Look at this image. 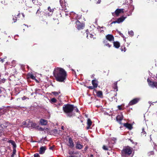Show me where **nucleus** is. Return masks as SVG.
I'll list each match as a JSON object with an SVG mask.
<instances>
[{"instance_id":"nucleus-1","label":"nucleus","mask_w":157,"mask_h":157,"mask_svg":"<svg viewBox=\"0 0 157 157\" xmlns=\"http://www.w3.org/2000/svg\"><path fill=\"white\" fill-rule=\"evenodd\" d=\"M54 75L56 80L60 82H64L66 78L67 72L63 68L57 67L53 71Z\"/></svg>"},{"instance_id":"nucleus-2","label":"nucleus","mask_w":157,"mask_h":157,"mask_svg":"<svg viewBox=\"0 0 157 157\" xmlns=\"http://www.w3.org/2000/svg\"><path fill=\"white\" fill-rule=\"evenodd\" d=\"M75 107L73 105L70 104L64 105L63 106V110L66 114L67 116L71 117L73 114L72 112Z\"/></svg>"},{"instance_id":"nucleus-3","label":"nucleus","mask_w":157,"mask_h":157,"mask_svg":"<svg viewBox=\"0 0 157 157\" xmlns=\"http://www.w3.org/2000/svg\"><path fill=\"white\" fill-rule=\"evenodd\" d=\"M122 154L123 155L127 154L130 155L132 153V150L130 148L126 147L122 150Z\"/></svg>"},{"instance_id":"nucleus-4","label":"nucleus","mask_w":157,"mask_h":157,"mask_svg":"<svg viewBox=\"0 0 157 157\" xmlns=\"http://www.w3.org/2000/svg\"><path fill=\"white\" fill-rule=\"evenodd\" d=\"M54 11V9H51L50 7H48V9L45 10V14L48 16H51Z\"/></svg>"},{"instance_id":"nucleus-5","label":"nucleus","mask_w":157,"mask_h":157,"mask_svg":"<svg viewBox=\"0 0 157 157\" xmlns=\"http://www.w3.org/2000/svg\"><path fill=\"white\" fill-rule=\"evenodd\" d=\"M147 81L150 86L152 88H156L157 89V82H151L148 79Z\"/></svg>"},{"instance_id":"nucleus-6","label":"nucleus","mask_w":157,"mask_h":157,"mask_svg":"<svg viewBox=\"0 0 157 157\" xmlns=\"http://www.w3.org/2000/svg\"><path fill=\"white\" fill-rule=\"evenodd\" d=\"M123 10L124 9H117L114 12L112 13V14L113 16H114L115 15L118 16L120 13L123 12Z\"/></svg>"},{"instance_id":"nucleus-7","label":"nucleus","mask_w":157,"mask_h":157,"mask_svg":"<svg viewBox=\"0 0 157 157\" xmlns=\"http://www.w3.org/2000/svg\"><path fill=\"white\" fill-rule=\"evenodd\" d=\"M140 100L139 98H135L131 100L129 103V105H132L137 103Z\"/></svg>"},{"instance_id":"nucleus-8","label":"nucleus","mask_w":157,"mask_h":157,"mask_svg":"<svg viewBox=\"0 0 157 157\" xmlns=\"http://www.w3.org/2000/svg\"><path fill=\"white\" fill-rule=\"evenodd\" d=\"M68 145L71 148H72L74 146V144L73 141L72 139L70 137L68 139Z\"/></svg>"},{"instance_id":"nucleus-9","label":"nucleus","mask_w":157,"mask_h":157,"mask_svg":"<svg viewBox=\"0 0 157 157\" xmlns=\"http://www.w3.org/2000/svg\"><path fill=\"white\" fill-rule=\"evenodd\" d=\"M83 147V146L81 144L80 142H75V148L78 149H81Z\"/></svg>"},{"instance_id":"nucleus-10","label":"nucleus","mask_w":157,"mask_h":157,"mask_svg":"<svg viewBox=\"0 0 157 157\" xmlns=\"http://www.w3.org/2000/svg\"><path fill=\"white\" fill-rule=\"evenodd\" d=\"M27 121L29 122V124L27 125V127H32L34 128L36 127V123H33L29 120H28Z\"/></svg>"},{"instance_id":"nucleus-11","label":"nucleus","mask_w":157,"mask_h":157,"mask_svg":"<svg viewBox=\"0 0 157 157\" xmlns=\"http://www.w3.org/2000/svg\"><path fill=\"white\" fill-rule=\"evenodd\" d=\"M76 25L78 29H82L84 27V25L82 24L79 21H77L76 22Z\"/></svg>"},{"instance_id":"nucleus-12","label":"nucleus","mask_w":157,"mask_h":157,"mask_svg":"<svg viewBox=\"0 0 157 157\" xmlns=\"http://www.w3.org/2000/svg\"><path fill=\"white\" fill-rule=\"evenodd\" d=\"M106 38L107 40L110 41H114V38L113 36L110 34H108L106 36Z\"/></svg>"},{"instance_id":"nucleus-13","label":"nucleus","mask_w":157,"mask_h":157,"mask_svg":"<svg viewBox=\"0 0 157 157\" xmlns=\"http://www.w3.org/2000/svg\"><path fill=\"white\" fill-rule=\"evenodd\" d=\"M46 147L45 146L41 147L40 149L39 152L40 154H43L46 150Z\"/></svg>"},{"instance_id":"nucleus-14","label":"nucleus","mask_w":157,"mask_h":157,"mask_svg":"<svg viewBox=\"0 0 157 157\" xmlns=\"http://www.w3.org/2000/svg\"><path fill=\"white\" fill-rule=\"evenodd\" d=\"M123 119V116L122 114L120 115H118L116 117V119L117 121L119 123H120L121 121Z\"/></svg>"},{"instance_id":"nucleus-15","label":"nucleus","mask_w":157,"mask_h":157,"mask_svg":"<svg viewBox=\"0 0 157 157\" xmlns=\"http://www.w3.org/2000/svg\"><path fill=\"white\" fill-rule=\"evenodd\" d=\"M126 18V17H124L123 16H122L120 17L117 20V23L119 24L121 22H122L124 21V20Z\"/></svg>"},{"instance_id":"nucleus-16","label":"nucleus","mask_w":157,"mask_h":157,"mask_svg":"<svg viewBox=\"0 0 157 157\" xmlns=\"http://www.w3.org/2000/svg\"><path fill=\"white\" fill-rule=\"evenodd\" d=\"M92 83L93 86L95 88L97 87L98 86V81L95 79L93 80H92Z\"/></svg>"},{"instance_id":"nucleus-17","label":"nucleus","mask_w":157,"mask_h":157,"mask_svg":"<svg viewBox=\"0 0 157 157\" xmlns=\"http://www.w3.org/2000/svg\"><path fill=\"white\" fill-rule=\"evenodd\" d=\"M92 122L90 119H88L87 121V127L86 128L87 129H88L90 128V126L92 124Z\"/></svg>"},{"instance_id":"nucleus-18","label":"nucleus","mask_w":157,"mask_h":157,"mask_svg":"<svg viewBox=\"0 0 157 157\" xmlns=\"http://www.w3.org/2000/svg\"><path fill=\"white\" fill-rule=\"evenodd\" d=\"M40 122L41 125H45L47 124V121L43 119H41Z\"/></svg>"},{"instance_id":"nucleus-19","label":"nucleus","mask_w":157,"mask_h":157,"mask_svg":"<svg viewBox=\"0 0 157 157\" xmlns=\"http://www.w3.org/2000/svg\"><path fill=\"white\" fill-rule=\"evenodd\" d=\"M113 45L116 48H118L120 46V44L118 42H113Z\"/></svg>"},{"instance_id":"nucleus-20","label":"nucleus","mask_w":157,"mask_h":157,"mask_svg":"<svg viewBox=\"0 0 157 157\" xmlns=\"http://www.w3.org/2000/svg\"><path fill=\"white\" fill-rule=\"evenodd\" d=\"M97 95L98 97L102 98L103 97L102 92L101 91H98L97 92Z\"/></svg>"},{"instance_id":"nucleus-21","label":"nucleus","mask_w":157,"mask_h":157,"mask_svg":"<svg viewBox=\"0 0 157 157\" xmlns=\"http://www.w3.org/2000/svg\"><path fill=\"white\" fill-rule=\"evenodd\" d=\"M124 126L129 129H131L132 128V125L129 124L125 123L124 124Z\"/></svg>"},{"instance_id":"nucleus-22","label":"nucleus","mask_w":157,"mask_h":157,"mask_svg":"<svg viewBox=\"0 0 157 157\" xmlns=\"http://www.w3.org/2000/svg\"><path fill=\"white\" fill-rule=\"evenodd\" d=\"M103 42H104V44H105V46H107V47H109V48L111 47V45H110L108 43V41L106 39Z\"/></svg>"},{"instance_id":"nucleus-23","label":"nucleus","mask_w":157,"mask_h":157,"mask_svg":"<svg viewBox=\"0 0 157 157\" xmlns=\"http://www.w3.org/2000/svg\"><path fill=\"white\" fill-rule=\"evenodd\" d=\"M98 29H99V31L101 33L104 32V30L105 29V28L104 27H100V26H98Z\"/></svg>"},{"instance_id":"nucleus-24","label":"nucleus","mask_w":157,"mask_h":157,"mask_svg":"<svg viewBox=\"0 0 157 157\" xmlns=\"http://www.w3.org/2000/svg\"><path fill=\"white\" fill-rule=\"evenodd\" d=\"M144 128H142V131L141 132V135L142 136H146V132L144 131Z\"/></svg>"},{"instance_id":"nucleus-25","label":"nucleus","mask_w":157,"mask_h":157,"mask_svg":"<svg viewBox=\"0 0 157 157\" xmlns=\"http://www.w3.org/2000/svg\"><path fill=\"white\" fill-rule=\"evenodd\" d=\"M113 88L114 89H116L117 91V82H115L113 84Z\"/></svg>"},{"instance_id":"nucleus-26","label":"nucleus","mask_w":157,"mask_h":157,"mask_svg":"<svg viewBox=\"0 0 157 157\" xmlns=\"http://www.w3.org/2000/svg\"><path fill=\"white\" fill-rule=\"evenodd\" d=\"M8 124V122H4L3 124H1V125H2L3 127L4 128L7 127Z\"/></svg>"},{"instance_id":"nucleus-27","label":"nucleus","mask_w":157,"mask_h":157,"mask_svg":"<svg viewBox=\"0 0 157 157\" xmlns=\"http://www.w3.org/2000/svg\"><path fill=\"white\" fill-rule=\"evenodd\" d=\"M56 101H57V100H56V99L55 98H52L50 101V102L51 103H56Z\"/></svg>"},{"instance_id":"nucleus-28","label":"nucleus","mask_w":157,"mask_h":157,"mask_svg":"<svg viewBox=\"0 0 157 157\" xmlns=\"http://www.w3.org/2000/svg\"><path fill=\"white\" fill-rule=\"evenodd\" d=\"M29 78L33 79H35V77L32 74H29Z\"/></svg>"},{"instance_id":"nucleus-29","label":"nucleus","mask_w":157,"mask_h":157,"mask_svg":"<svg viewBox=\"0 0 157 157\" xmlns=\"http://www.w3.org/2000/svg\"><path fill=\"white\" fill-rule=\"evenodd\" d=\"M10 142L11 143L12 145L13 146V147L15 149V148L16 147V144H15L14 142L12 140H10Z\"/></svg>"},{"instance_id":"nucleus-30","label":"nucleus","mask_w":157,"mask_h":157,"mask_svg":"<svg viewBox=\"0 0 157 157\" xmlns=\"http://www.w3.org/2000/svg\"><path fill=\"white\" fill-rule=\"evenodd\" d=\"M10 142L11 143L12 145L13 146V147L15 149V148L16 147V144H15L14 142L12 140H10Z\"/></svg>"},{"instance_id":"nucleus-31","label":"nucleus","mask_w":157,"mask_h":157,"mask_svg":"<svg viewBox=\"0 0 157 157\" xmlns=\"http://www.w3.org/2000/svg\"><path fill=\"white\" fill-rule=\"evenodd\" d=\"M10 142L11 143L12 145L13 146V147L15 149V148L16 147V144H15L14 142L12 140H10Z\"/></svg>"},{"instance_id":"nucleus-32","label":"nucleus","mask_w":157,"mask_h":157,"mask_svg":"<svg viewBox=\"0 0 157 157\" xmlns=\"http://www.w3.org/2000/svg\"><path fill=\"white\" fill-rule=\"evenodd\" d=\"M4 128L3 127L2 125H0V133H2L4 130Z\"/></svg>"},{"instance_id":"nucleus-33","label":"nucleus","mask_w":157,"mask_h":157,"mask_svg":"<svg viewBox=\"0 0 157 157\" xmlns=\"http://www.w3.org/2000/svg\"><path fill=\"white\" fill-rule=\"evenodd\" d=\"M60 3L61 6H62L64 5V0H60L59 1Z\"/></svg>"},{"instance_id":"nucleus-34","label":"nucleus","mask_w":157,"mask_h":157,"mask_svg":"<svg viewBox=\"0 0 157 157\" xmlns=\"http://www.w3.org/2000/svg\"><path fill=\"white\" fill-rule=\"evenodd\" d=\"M28 120H27L26 121H26H23V122H22V124L23 125H25L26 126V127H27V125L28 124H29V122H28L27 121Z\"/></svg>"},{"instance_id":"nucleus-35","label":"nucleus","mask_w":157,"mask_h":157,"mask_svg":"<svg viewBox=\"0 0 157 157\" xmlns=\"http://www.w3.org/2000/svg\"><path fill=\"white\" fill-rule=\"evenodd\" d=\"M16 152V150L14 149L13 150V154L11 156V157H13L14 155L15 154Z\"/></svg>"},{"instance_id":"nucleus-36","label":"nucleus","mask_w":157,"mask_h":157,"mask_svg":"<svg viewBox=\"0 0 157 157\" xmlns=\"http://www.w3.org/2000/svg\"><path fill=\"white\" fill-rule=\"evenodd\" d=\"M128 33L129 35H131L132 36L134 35L133 32L132 30H131L130 31H128Z\"/></svg>"},{"instance_id":"nucleus-37","label":"nucleus","mask_w":157,"mask_h":157,"mask_svg":"<svg viewBox=\"0 0 157 157\" xmlns=\"http://www.w3.org/2000/svg\"><path fill=\"white\" fill-rule=\"evenodd\" d=\"M93 35L91 34H88L87 35V38L88 39L89 38V37H90L91 38H92L93 37Z\"/></svg>"},{"instance_id":"nucleus-38","label":"nucleus","mask_w":157,"mask_h":157,"mask_svg":"<svg viewBox=\"0 0 157 157\" xmlns=\"http://www.w3.org/2000/svg\"><path fill=\"white\" fill-rule=\"evenodd\" d=\"M103 148L105 150H108V147L107 146L104 145L103 147Z\"/></svg>"},{"instance_id":"nucleus-39","label":"nucleus","mask_w":157,"mask_h":157,"mask_svg":"<svg viewBox=\"0 0 157 157\" xmlns=\"http://www.w3.org/2000/svg\"><path fill=\"white\" fill-rule=\"evenodd\" d=\"M53 94L56 96L58 95L59 93L58 92L56 91H54L52 92Z\"/></svg>"},{"instance_id":"nucleus-40","label":"nucleus","mask_w":157,"mask_h":157,"mask_svg":"<svg viewBox=\"0 0 157 157\" xmlns=\"http://www.w3.org/2000/svg\"><path fill=\"white\" fill-rule=\"evenodd\" d=\"M22 100H26V99H29V98L27 97H26L25 96H24L23 97L21 98Z\"/></svg>"},{"instance_id":"nucleus-41","label":"nucleus","mask_w":157,"mask_h":157,"mask_svg":"<svg viewBox=\"0 0 157 157\" xmlns=\"http://www.w3.org/2000/svg\"><path fill=\"white\" fill-rule=\"evenodd\" d=\"M34 157H40V156L38 154L36 153L34 155Z\"/></svg>"},{"instance_id":"nucleus-42","label":"nucleus","mask_w":157,"mask_h":157,"mask_svg":"<svg viewBox=\"0 0 157 157\" xmlns=\"http://www.w3.org/2000/svg\"><path fill=\"white\" fill-rule=\"evenodd\" d=\"M40 8H39V9H38L37 10V11L36 12V14H39L40 13Z\"/></svg>"},{"instance_id":"nucleus-43","label":"nucleus","mask_w":157,"mask_h":157,"mask_svg":"<svg viewBox=\"0 0 157 157\" xmlns=\"http://www.w3.org/2000/svg\"><path fill=\"white\" fill-rule=\"evenodd\" d=\"M88 88L90 89H93L94 88H95L93 86H89Z\"/></svg>"},{"instance_id":"nucleus-44","label":"nucleus","mask_w":157,"mask_h":157,"mask_svg":"<svg viewBox=\"0 0 157 157\" xmlns=\"http://www.w3.org/2000/svg\"><path fill=\"white\" fill-rule=\"evenodd\" d=\"M75 108L76 109H75V111L76 112L78 113L79 112L78 109L76 107H75Z\"/></svg>"},{"instance_id":"nucleus-45","label":"nucleus","mask_w":157,"mask_h":157,"mask_svg":"<svg viewBox=\"0 0 157 157\" xmlns=\"http://www.w3.org/2000/svg\"><path fill=\"white\" fill-rule=\"evenodd\" d=\"M3 89L2 87H0V94L1 93Z\"/></svg>"},{"instance_id":"nucleus-46","label":"nucleus","mask_w":157,"mask_h":157,"mask_svg":"<svg viewBox=\"0 0 157 157\" xmlns=\"http://www.w3.org/2000/svg\"><path fill=\"white\" fill-rule=\"evenodd\" d=\"M4 61V59L0 58V61H1L2 63Z\"/></svg>"},{"instance_id":"nucleus-47","label":"nucleus","mask_w":157,"mask_h":157,"mask_svg":"<svg viewBox=\"0 0 157 157\" xmlns=\"http://www.w3.org/2000/svg\"><path fill=\"white\" fill-rule=\"evenodd\" d=\"M13 20L14 21V22H15L17 21V19H15V18H14V17L13 18Z\"/></svg>"},{"instance_id":"nucleus-48","label":"nucleus","mask_w":157,"mask_h":157,"mask_svg":"<svg viewBox=\"0 0 157 157\" xmlns=\"http://www.w3.org/2000/svg\"><path fill=\"white\" fill-rule=\"evenodd\" d=\"M54 148V147H49V149L51 150H53Z\"/></svg>"},{"instance_id":"nucleus-49","label":"nucleus","mask_w":157,"mask_h":157,"mask_svg":"<svg viewBox=\"0 0 157 157\" xmlns=\"http://www.w3.org/2000/svg\"><path fill=\"white\" fill-rule=\"evenodd\" d=\"M118 109H119L120 110L121 109V106H120V105L118 106Z\"/></svg>"},{"instance_id":"nucleus-50","label":"nucleus","mask_w":157,"mask_h":157,"mask_svg":"<svg viewBox=\"0 0 157 157\" xmlns=\"http://www.w3.org/2000/svg\"><path fill=\"white\" fill-rule=\"evenodd\" d=\"M117 23V21L116 20L115 21H113V22H112V24H113V23Z\"/></svg>"},{"instance_id":"nucleus-51","label":"nucleus","mask_w":157,"mask_h":157,"mask_svg":"<svg viewBox=\"0 0 157 157\" xmlns=\"http://www.w3.org/2000/svg\"><path fill=\"white\" fill-rule=\"evenodd\" d=\"M101 0H98V1L97 2V3H100L101 2Z\"/></svg>"},{"instance_id":"nucleus-52","label":"nucleus","mask_w":157,"mask_h":157,"mask_svg":"<svg viewBox=\"0 0 157 157\" xmlns=\"http://www.w3.org/2000/svg\"><path fill=\"white\" fill-rule=\"evenodd\" d=\"M19 106H16L15 107V108L16 109H18L19 108Z\"/></svg>"},{"instance_id":"nucleus-53","label":"nucleus","mask_w":157,"mask_h":157,"mask_svg":"<svg viewBox=\"0 0 157 157\" xmlns=\"http://www.w3.org/2000/svg\"><path fill=\"white\" fill-rule=\"evenodd\" d=\"M87 148H88V147H86L85 148H84V150H85V151H86V150H87Z\"/></svg>"},{"instance_id":"nucleus-54","label":"nucleus","mask_w":157,"mask_h":157,"mask_svg":"<svg viewBox=\"0 0 157 157\" xmlns=\"http://www.w3.org/2000/svg\"><path fill=\"white\" fill-rule=\"evenodd\" d=\"M112 140L114 141H115L116 140V139L115 138H113Z\"/></svg>"},{"instance_id":"nucleus-55","label":"nucleus","mask_w":157,"mask_h":157,"mask_svg":"<svg viewBox=\"0 0 157 157\" xmlns=\"http://www.w3.org/2000/svg\"><path fill=\"white\" fill-rule=\"evenodd\" d=\"M68 157H75L73 155H70L69 156H68Z\"/></svg>"},{"instance_id":"nucleus-56","label":"nucleus","mask_w":157,"mask_h":157,"mask_svg":"<svg viewBox=\"0 0 157 157\" xmlns=\"http://www.w3.org/2000/svg\"><path fill=\"white\" fill-rule=\"evenodd\" d=\"M119 33L120 34V35H121V36L122 35H123L120 32H119Z\"/></svg>"},{"instance_id":"nucleus-57","label":"nucleus","mask_w":157,"mask_h":157,"mask_svg":"<svg viewBox=\"0 0 157 157\" xmlns=\"http://www.w3.org/2000/svg\"><path fill=\"white\" fill-rule=\"evenodd\" d=\"M6 56H5L4 57V58H3V59H4V60L5 59H6Z\"/></svg>"},{"instance_id":"nucleus-58","label":"nucleus","mask_w":157,"mask_h":157,"mask_svg":"<svg viewBox=\"0 0 157 157\" xmlns=\"http://www.w3.org/2000/svg\"><path fill=\"white\" fill-rule=\"evenodd\" d=\"M20 15V13H18L17 15V17H18Z\"/></svg>"},{"instance_id":"nucleus-59","label":"nucleus","mask_w":157,"mask_h":157,"mask_svg":"<svg viewBox=\"0 0 157 157\" xmlns=\"http://www.w3.org/2000/svg\"><path fill=\"white\" fill-rule=\"evenodd\" d=\"M68 13H66L65 15L66 16H67L68 15Z\"/></svg>"},{"instance_id":"nucleus-60","label":"nucleus","mask_w":157,"mask_h":157,"mask_svg":"<svg viewBox=\"0 0 157 157\" xmlns=\"http://www.w3.org/2000/svg\"><path fill=\"white\" fill-rule=\"evenodd\" d=\"M22 16H23V17H25V15H24V14H23V13H22Z\"/></svg>"},{"instance_id":"nucleus-61","label":"nucleus","mask_w":157,"mask_h":157,"mask_svg":"<svg viewBox=\"0 0 157 157\" xmlns=\"http://www.w3.org/2000/svg\"><path fill=\"white\" fill-rule=\"evenodd\" d=\"M131 142H132V140L131 139H129Z\"/></svg>"},{"instance_id":"nucleus-62","label":"nucleus","mask_w":157,"mask_h":157,"mask_svg":"<svg viewBox=\"0 0 157 157\" xmlns=\"http://www.w3.org/2000/svg\"><path fill=\"white\" fill-rule=\"evenodd\" d=\"M2 113H0V116L2 114Z\"/></svg>"},{"instance_id":"nucleus-63","label":"nucleus","mask_w":157,"mask_h":157,"mask_svg":"<svg viewBox=\"0 0 157 157\" xmlns=\"http://www.w3.org/2000/svg\"><path fill=\"white\" fill-rule=\"evenodd\" d=\"M125 49V50L124 51V52H125L126 51V49H125V48H124Z\"/></svg>"},{"instance_id":"nucleus-64","label":"nucleus","mask_w":157,"mask_h":157,"mask_svg":"<svg viewBox=\"0 0 157 157\" xmlns=\"http://www.w3.org/2000/svg\"><path fill=\"white\" fill-rule=\"evenodd\" d=\"M1 135V134L0 133V136Z\"/></svg>"}]
</instances>
